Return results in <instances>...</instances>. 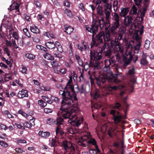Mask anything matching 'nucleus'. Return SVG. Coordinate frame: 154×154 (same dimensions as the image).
Segmentation results:
<instances>
[{
  "instance_id": "nucleus-16",
  "label": "nucleus",
  "mask_w": 154,
  "mask_h": 154,
  "mask_svg": "<svg viewBox=\"0 0 154 154\" xmlns=\"http://www.w3.org/2000/svg\"><path fill=\"white\" fill-rule=\"evenodd\" d=\"M73 88V91H70L69 90L70 92H72L73 93V94L75 96V97H72L73 99L72 100L74 99L75 100H77V98L76 97V94L78 93L79 92H80V89L79 88V86L78 85H74V86H72Z\"/></svg>"
},
{
  "instance_id": "nucleus-22",
  "label": "nucleus",
  "mask_w": 154,
  "mask_h": 154,
  "mask_svg": "<svg viewBox=\"0 0 154 154\" xmlns=\"http://www.w3.org/2000/svg\"><path fill=\"white\" fill-rule=\"evenodd\" d=\"M105 56L107 58H110L112 54V51L110 48H107L104 51Z\"/></svg>"
},
{
  "instance_id": "nucleus-13",
  "label": "nucleus",
  "mask_w": 154,
  "mask_h": 154,
  "mask_svg": "<svg viewBox=\"0 0 154 154\" xmlns=\"http://www.w3.org/2000/svg\"><path fill=\"white\" fill-rule=\"evenodd\" d=\"M140 10L134 5H133L131 8L129 12V15L133 18H136L139 15Z\"/></svg>"
},
{
  "instance_id": "nucleus-10",
  "label": "nucleus",
  "mask_w": 154,
  "mask_h": 154,
  "mask_svg": "<svg viewBox=\"0 0 154 154\" xmlns=\"http://www.w3.org/2000/svg\"><path fill=\"white\" fill-rule=\"evenodd\" d=\"M63 119L61 117H59V118H57V120L51 118H49L47 120V124L51 125L54 124L61 125L63 124Z\"/></svg>"
},
{
  "instance_id": "nucleus-56",
  "label": "nucleus",
  "mask_w": 154,
  "mask_h": 154,
  "mask_svg": "<svg viewBox=\"0 0 154 154\" xmlns=\"http://www.w3.org/2000/svg\"><path fill=\"white\" fill-rule=\"evenodd\" d=\"M51 145L53 146L54 147L57 145V142L56 140L54 139H52L51 141L50 142Z\"/></svg>"
},
{
  "instance_id": "nucleus-63",
  "label": "nucleus",
  "mask_w": 154,
  "mask_h": 154,
  "mask_svg": "<svg viewBox=\"0 0 154 154\" xmlns=\"http://www.w3.org/2000/svg\"><path fill=\"white\" fill-rule=\"evenodd\" d=\"M16 152L18 153H22L24 152L25 151L20 148H17L15 149Z\"/></svg>"
},
{
  "instance_id": "nucleus-12",
  "label": "nucleus",
  "mask_w": 154,
  "mask_h": 154,
  "mask_svg": "<svg viewBox=\"0 0 154 154\" xmlns=\"http://www.w3.org/2000/svg\"><path fill=\"white\" fill-rule=\"evenodd\" d=\"M110 113L113 115V119L116 124H118L120 122L122 118L121 115H119V113L118 111L117 112V114L118 115H116V111L115 110L112 109L110 111Z\"/></svg>"
},
{
  "instance_id": "nucleus-34",
  "label": "nucleus",
  "mask_w": 154,
  "mask_h": 154,
  "mask_svg": "<svg viewBox=\"0 0 154 154\" xmlns=\"http://www.w3.org/2000/svg\"><path fill=\"white\" fill-rule=\"evenodd\" d=\"M103 11L106 16L105 18H110V13L111 12V9L104 10Z\"/></svg>"
},
{
  "instance_id": "nucleus-51",
  "label": "nucleus",
  "mask_w": 154,
  "mask_h": 154,
  "mask_svg": "<svg viewBox=\"0 0 154 154\" xmlns=\"http://www.w3.org/2000/svg\"><path fill=\"white\" fill-rule=\"evenodd\" d=\"M140 63L143 65H146L147 64L148 62L146 59L145 57H143L140 60Z\"/></svg>"
},
{
  "instance_id": "nucleus-64",
  "label": "nucleus",
  "mask_w": 154,
  "mask_h": 154,
  "mask_svg": "<svg viewBox=\"0 0 154 154\" xmlns=\"http://www.w3.org/2000/svg\"><path fill=\"white\" fill-rule=\"evenodd\" d=\"M0 144L1 146L5 147H7L8 146V144L4 141H0Z\"/></svg>"
},
{
  "instance_id": "nucleus-21",
  "label": "nucleus",
  "mask_w": 154,
  "mask_h": 154,
  "mask_svg": "<svg viewBox=\"0 0 154 154\" xmlns=\"http://www.w3.org/2000/svg\"><path fill=\"white\" fill-rule=\"evenodd\" d=\"M101 19H98L97 20V24H98V26H99L101 30L104 29L105 21L103 18L101 17Z\"/></svg>"
},
{
  "instance_id": "nucleus-45",
  "label": "nucleus",
  "mask_w": 154,
  "mask_h": 154,
  "mask_svg": "<svg viewBox=\"0 0 154 154\" xmlns=\"http://www.w3.org/2000/svg\"><path fill=\"white\" fill-rule=\"evenodd\" d=\"M150 43V42L148 40H146L145 41L144 45V47L147 50L149 49Z\"/></svg>"
},
{
  "instance_id": "nucleus-9",
  "label": "nucleus",
  "mask_w": 154,
  "mask_h": 154,
  "mask_svg": "<svg viewBox=\"0 0 154 154\" xmlns=\"http://www.w3.org/2000/svg\"><path fill=\"white\" fill-rule=\"evenodd\" d=\"M133 18H134L131 16L128 15L126 17H124L123 22L124 25L126 27L130 26L131 27L132 26L134 25V28L136 29V30L133 33L134 34L136 32H137V31H138V32H139V31L138 30V28H136L134 26V23L133 22Z\"/></svg>"
},
{
  "instance_id": "nucleus-49",
  "label": "nucleus",
  "mask_w": 154,
  "mask_h": 154,
  "mask_svg": "<svg viewBox=\"0 0 154 154\" xmlns=\"http://www.w3.org/2000/svg\"><path fill=\"white\" fill-rule=\"evenodd\" d=\"M23 32L24 34L28 38H30V35L29 33V32L28 29L26 28L24 29H23Z\"/></svg>"
},
{
  "instance_id": "nucleus-5",
  "label": "nucleus",
  "mask_w": 154,
  "mask_h": 154,
  "mask_svg": "<svg viewBox=\"0 0 154 154\" xmlns=\"http://www.w3.org/2000/svg\"><path fill=\"white\" fill-rule=\"evenodd\" d=\"M145 14V11H142L139 16V15L134 20V26L136 28H138L139 33L141 35L143 32L144 26L142 24L143 18Z\"/></svg>"
},
{
  "instance_id": "nucleus-26",
  "label": "nucleus",
  "mask_w": 154,
  "mask_h": 154,
  "mask_svg": "<svg viewBox=\"0 0 154 154\" xmlns=\"http://www.w3.org/2000/svg\"><path fill=\"white\" fill-rule=\"evenodd\" d=\"M75 57L79 65L80 66H83V61L79 55L78 54H76Z\"/></svg>"
},
{
  "instance_id": "nucleus-44",
  "label": "nucleus",
  "mask_w": 154,
  "mask_h": 154,
  "mask_svg": "<svg viewBox=\"0 0 154 154\" xmlns=\"http://www.w3.org/2000/svg\"><path fill=\"white\" fill-rule=\"evenodd\" d=\"M118 2L117 0H115L113 2V8L114 11L115 12L118 9Z\"/></svg>"
},
{
  "instance_id": "nucleus-19",
  "label": "nucleus",
  "mask_w": 154,
  "mask_h": 154,
  "mask_svg": "<svg viewBox=\"0 0 154 154\" xmlns=\"http://www.w3.org/2000/svg\"><path fill=\"white\" fill-rule=\"evenodd\" d=\"M132 56L131 55L127 56L126 57L124 58L123 61L124 62V66L125 67L129 64L130 61L132 60Z\"/></svg>"
},
{
  "instance_id": "nucleus-6",
  "label": "nucleus",
  "mask_w": 154,
  "mask_h": 154,
  "mask_svg": "<svg viewBox=\"0 0 154 154\" xmlns=\"http://www.w3.org/2000/svg\"><path fill=\"white\" fill-rule=\"evenodd\" d=\"M136 32L133 34L132 37L133 39L135 40L137 43L134 47V49L132 51H133L134 54H141V51L140 50V48L141 45L142 39L141 37H140L138 35V31Z\"/></svg>"
},
{
  "instance_id": "nucleus-8",
  "label": "nucleus",
  "mask_w": 154,
  "mask_h": 154,
  "mask_svg": "<svg viewBox=\"0 0 154 154\" xmlns=\"http://www.w3.org/2000/svg\"><path fill=\"white\" fill-rule=\"evenodd\" d=\"M72 77L70 76L69 77V79L68 81V82L66 87L64 88V91H62L60 90L59 91V94L60 95H62V94L60 93V92L62 91L63 93V94H66V93H68L69 94V95L70 96L69 98H73L72 96L71 95L70 93V91H73V88L72 86L73 85L71 84V83L72 82Z\"/></svg>"
},
{
  "instance_id": "nucleus-7",
  "label": "nucleus",
  "mask_w": 154,
  "mask_h": 154,
  "mask_svg": "<svg viewBox=\"0 0 154 154\" xmlns=\"http://www.w3.org/2000/svg\"><path fill=\"white\" fill-rule=\"evenodd\" d=\"M85 27L86 30L93 33L92 35H95L98 31V24H97V20L96 19H93L91 27H89L88 25H85Z\"/></svg>"
},
{
  "instance_id": "nucleus-35",
  "label": "nucleus",
  "mask_w": 154,
  "mask_h": 154,
  "mask_svg": "<svg viewBox=\"0 0 154 154\" xmlns=\"http://www.w3.org/2000/svg\"><path fill=\"white\" fill-rule=\"evenodd\" d=\"M120 26L119 28V29H120L119 30V34L123 35L124 34H125L126 33V29L125 27H122L120 28Z\"/></svg>"
},
{
  "instance_id": "nucleus-55",
  "label": "nucleus",
  "mask_w": 154,
  "mask_h": 154,
  "mask_svg": "<svg viewBox=\"0 0 154 154\" xmlns=\"http://www.w3.org/2000/svg\"><path fill=\"white\" fill-rule=\"evenodd\" d=\"M121 107V104L120 103L118 102H116V103L114 104L112 106V107L113 108L117 109H119Z\"/></svg>"
},
{
  "instance_id": "nucleus-46",
  "label": "nucleus",
  "mask_w": 154,
  "mask_h": 154,
  "mask_svg": "<svg viewBox=\"0 0 154 154\" xmlns=\"http://www.w3.org/2000/svg\"><path fill=\"white\" fill-rule=\"evenodd\" d=\"M38 104L41 107H44L47 105L46 102H45L42 100H40L38 101Z\"/></svg>"
},
{
  "instance_id": "nucleus-61",
  "label": "nucleus",
  "mask_w": 154,
  "mask_h": 154,
  "mask_svg": "<svg viewBox=\"0 0 154 154\" xmlns=\"http://www.w3.org/2000/svg\"><path fill=\"white\" fill-rule=\"evenodd\" d=\"M18 113L19 114H21L25 118H27L28 116V115L25 112H23L21 110H20L18 111Z\"/></svg>"
},
{
  "instance_id": "nucleus-14",
  "label": "nucleus",
  "mask_w": 154,
  "mask_h": 154,
  "mask_svg": "<svg viewBox=\"0 0 154 154\" xmlns=\"http://www.w3.org/2000/svg\"><path fill=\"white\" fill-rule=\"evenodd\" d=\"M102 52L100 51L97 52V51H94L93 56L94 57V60H101L103 57L102 54Z\"/></svg>"
},
{
  "instance_id": "nucleus-43",
  "label": "nucleus",
  "mask_w": 154,
  "mask_h": 154,
  "mask_svg": "<svg viewBox=\"0 0 154 154\" xmlns=\"http://www.w3.org/2000/svg\"><path fill=\"white\" fill-rule=\"evenodd\" d=\"M34 2L36 8H40L42 6V3L41 1H34Z\"/></svg>"
},
{
  "instance_id": "nucleus-25",
  "label": "nucleus",
  "mask_w": 154,
  "mask_h": 154,
  "mask_svg": "<svg viewBox=\"0 0 154 154\" xmlns=\"http://www.w3.org/2000/svg\"><path fill=\"white\" fill-rule=\"evenodd\" d=\"M39 135L43 137H48L50 135V133L48 132H43V131H40L39 132Z\"/></svg>"
},
{
  "instance_id": "nucleus-24",
  "label": "nucleus",
  "mask_w": 154,
  "mask_h": 154,
  "mask_svg": "<svg viewBox=\"0 0 154 154\" xmlns=\"http://www.w3.org/2000/svg\"><path fill=\"white\" fill-rule=\"evenodd\" d=\"M64 27L65 28L64 31L67 34L70 35L73 32V29L71 26H67L66 25L64 26Z\"/></svg>"
},
{
  "instance_id": "nucleus-57",
  "label": "nucleus",
  "mask_w": 154,
  "mask_h": 154,
  "mask_svg": "<svg viewBox=\"0 0 154 154\" xmlns=\"http://www.w3.org/2000/svg\"><path fill=\"white\" fill-rule=\"evenodd\" d=\"M88 142L89 144H92L93 145H95L96 144V142L94 138L90 139L88 141Z\"/></svg>"
},
{
  "instance_id": "nucleus-17",
  "label": "nucleus",
  "mask_w": 154,
  "mask_h": 154,
  "mask_svg": "<svg viewBox=\"0 0 154 154\" xmlns=\"http://www.w3.org/2000/svg\"><path fill=\"white\" fill-rule=\"evenodd\" d=\"M18 97L20 98L28 97V91L26 90L22 89L17 94Z\"/></svg>"
},
{
  "instance_id": "nucleus-28",
  "label": "nucleus",
  "mask_w": 154,
  "mask_h": 154,
  "mask_svg": "<svg viewBox=\"0 0 154 154\" xmlns=\"http://www.w3.org/2000/svg\"><path fill=\"white\" fill-rule=\"evenodd\" d=\"M114 37L118 43L117 44H118L120 47H122V44L121 43L120 41H123V35L119 34L117 37H116V36Z\"/></svg>"
},
{
  "instance_id": "nucleus-41",
  "label": "nucleus",
  "mask_w": 154,
  "mask_h": 154,
  "mask_svg": "<svg viewBox=\"0 0 154 154\" xmlns=\"http://www.w3.org/2000/svg\"><path fill=\"white\" fill-rule=\"evenodd\" d=\"M25 57L29 60H33L35 56L34 55L31 53H27L26 54Z\"/></svg>"
},
{
  "instance_id": "nucleus-54",
  "label": "nucleus",
  "mask_w": 154,
  "mask_h": 154,
  "mask_svg": "<svg viewBox=\"0 0 154 154\" xmlns=\"http://www.w3.org/2000/svg\"><path fill=\"white\" fill-rule=\"evenodd\" d=\"M107 88L109 91H112L113 90H116L117 89V87L116 86H112L109 85L107 86Z\"/></svg>"
},
{
  "instance_id": "nucleus-58",
  "label": "nucleus",
  "mask_w": 154,
  "mask_h": 154,
  "mask_svg": "<svg viewBox=\"0 0 154 154\" xmlns=\"http://www.w3.org/2000/svg\"><path fill=\"white\" fill-rule=\"evenodd\" d=\"M129 74L131 75H134V68L133 67L131 69H129L128 71Z\"/></svg>"
},
{
  "instance_id": "nucleus-59",
  "label": "nucleus",
  "mask_w": 154,
  "mask_h": 154,
  "mask_svg": "<svg viewBox=\"0 0 154 154\" xmlns=\"http://www.w3.org/2000/svg\"><path fill=\"white\" fill-rule=\"evenodd\" d=\"M51 62L53 67H57L58 65V62L56 60Z\"/></svg>"
},
{
  "instance_id": "nucleus-40",
  "label": "nucleus",
  "mask_w": 154,
  "mask_h": 154,
  "mask_svg": "<svg viewBox=\"0 0 154 154\" xmlns=\"http://www.w3.org/2000/svg\"><path fill=\"white\" fill-rule=\"evenodd\" d=\"M104 63L105 64V67L106 68L109 67L112 63L110 60L109 59H105L104 60Z\"/></svg>"
},
{
  "instance_id": "nucleus-27",
  "label": "nucleus",
  "mask_w": 154,
  "mask_h": 154,
  "mask_svg": "<svg viewBox=\"0 0 154 154\" xmlns=\"http://www.w3.org/2000/svg\"><path fill=\"white\" fill-rule=\"evenodd\" d=\"M115 57L116 59V61L117 63V65H120L122 62L121 55L117 53L115 55Z\"/></svg>"
},
{
  "instance_id": "nucleus-36",
  "label": "nucleus",
  "mask_w": 154,
  "mask_h": 154,
  "mask_svg": "<svg viewBox=\"0 0 154 154\" xmlns=\"http://www.w3.org/2000/svg\"><path fill=\"white\" fill-rule=\"evenodd\" d=\"M73 63V62L71 59H69L68 62H65V65L67 67L71 68L72 66Z\"/></svg>"
},
{
  "instance_id": "nucleus-23",
  "label": "nucleus",
  "mask_w": 154,
  "mask_h": 154,
  "mask_svg": "<svg viewBox=\"0 0 154 154\" xmlns=\"http://www.w3.org/2000/svg\"><path fill=\"white\" fill-rule=\"evenodd\" d=\"M110 18H105L106 21L105 22L104 28L105 31L109 30V28L110 26L111 23L109 21Z\"/></svg>"
},
{
  "instance_id": "nucleus-20",
  "label": "nucleus",
  "mask_w": 154,
  "mask_h": 154,
  "mask_svg": "<svg viewBox=\"0 0 154 154\" xmlns=\"http://www.w3.org/2000/svg\"><path fill=\"white\" fill-rule=\"evenodd\" d=\"M129 11L128 8H122L121 9V11L120 14V15L122 17H125L128 14Z\"/></svg>"
},
{
  "instance_id": "nucleus-15",
  "label": "nucleus",
  "mask_w": 154,
  "mask_h": 154,
  "mask_svg": "<svg viewBox=\"0 0 154 154\" xmlns=\"http://www.w3.org/2000/svg\"><path fill=\"white\" fill-rule=\"evenodd\" d=\"M96 61H93V62L90 61V66L94 68L93 69L95 71L100 68V63Z\"/></svg>"
},
{
  "instance_id": "nucleus-11",
  "label": "nucleus",
  "mask_w": 154,
  "mask_h": 154,
  "mask_svg": "<svg viewBox=\"0 0 154 154\" xmlns=\"http://www.w3.org/2000/svg\"><path fill=\"white\" fill-rule=\"evenodd\" d=\"M61 147H62L64 150L66 151L69 149L71 150H75L74 147L73 146L72 143L69 141L63 140L62 141L61 143Z\"/></svg>"
},
{
  "instance_id": "nucleus-42",
  "label": "nucleus",
  "mask_w": 154,
  "mask_h": 154,
  "mask_svg": "<svg viewBox=\"0 0 154 154\" xmlns=\"http://www.w3.org/2000/svg\"><path fill=\"white\" fill-rule=\"evenodd\" d=\"M107 42H105L103 46L101 48L100 51L103 52V51H104L105 50H106V48H109V45Z\"/></svg>"
},
{
  "instance_id": "nucleus-30",
  "label": "nucleus",
  "mask_w": 154,
  "mask_h": 154,
  "mask_svg": "<svg viewBox=\"0 0 154 154\" xmlns=\"http://www.w3.org/2000/svg\"><path fill=\"white\" fill-rule=\"evenodd\" d=\"M46 46L48 48L52 49L55 47L54 44V42H47L46 43Z\"/></svg>"
},
{
  "instance_id": "nucleus-1",
  "label": "nucleus",
  "mask_w": 154,
  "mask_h": 154,
  "mask_svg": "<svg viewBox=\"0 0 154 154\" xmlns=\"http://www.w3.org/2000/svg\"><path fill=\"white\" fill-rule=\"evenodd\" d=\"M63 100L61 103V107L57 113V115L62 116L65 119H69L68 122L72 125L74 126H78L80 125L82 121L77 119L75 115L72 114L78 109V105L73 100L72 98H69V94L66 93V94L62 93Z\"/></svg>"
},
{
  "instance_id": "nucleus-31",
  "label": "nucleus",
  "mask_w": 154,
  "mask_h": 154,
  "mask_svg": "<svg viewBox=\"0 0 154 154\" xmlns=\"http://www.w3.org/2000/svg\"><path fill=\"white\" fill-rule=\"evenodd\" d=\"M59 125H57L56 128V133L57 135H60L61 136L63 135L64 134V132L59 127Z\"/></svg>"
},
{
  "instance_id": "nucleus-47",
  "label": "nucleus",
  "mask_w": 154,
  "mask_h": 154,
  "mask_svg": "<svg viewBox=\"0 0 154 154\" xmlns=\"http://www.w3.org/2000/svg\"><path fill=\"white\" fill-rule=\"evenodd\" d=\"M115 56H113L109 58V59L110 60V61H111L112 64L114 65L118 66V65H117V63L116 60H115Z\"/></svg>"
},
{
  "instance_id": "nucleus-37",
  "label": "nucleus",
  "mask_w": 154,
  "mask_h": 154,
  "mask_svg": "<svg viewBox=\"0 0 154 154\" xmlns=\"http://www.w3.org/2000/svg\"><path fill=\"white\" fill-rule=\"evenodd\" d=\"M83 66H81V67H83L84 68L85 70L86 71H87L88 69V68L90 67V63H89L87 61L84 64H83Z\"/></svg>"
},
{
  "instance_id": "nucleus-60",
  "label": "nucleus",
  "mask_w": 154,
  "mask_h": 154,
  "mask_svg": "<svg viewBox=\"0 0 154 154\" xmlns=\"http://www.w3.org/2000/svg\"><path fill=\"white\" fill-rule=\"evenodd\" d=\"M24 126L27 128H31V125L28 122H25L23 123Z\"/></svg>"
},
{
  "instance_id": "nucleus-32",
  "label": "nucleus",
  "mask_w": 154,
  "mask_h": 154,
  "mask_svg": "<svg viewBox=\"0 0 154 154\" xmlns=\"http://www.w3.org/2000/svg\"><path fill=\"white\" fill-rule=\"evenodd\" d=\"M96 11L98 14L100 16H103V14L102 7L100 5H98L96 8Z\"/></svg>"
},
{
  "instance_id": "nucleus-29",
  "label": "nucleus",
  "mask_w": 154,
  "mask_h": 154,
  "mask_svg": "<svg viewBox=\"0 0 154 154\" xmlns=\"http://www.w3.org/2000/svg\"><path fill=\"white\" fill-rule=\"evenodd\" d=\"M30 30L33 33L37 34L39 32V30L37 28V26L35 25H32L30 27Z\"/></svg>"
},
{
  "instance_id": "nucleus-50",
  "label": "nucleus",
  "mask_w": 154,
  "mask_h": 154,
  "mask_svg": "<svg viewBox=\"0 0 154 154\" xmlns=\"http://www.w3.org/2000/svg\"><path fill=\"white\" fill-rule=\"evenodd\" d=\"M120 142L121 144V148L122 149V151L121 152V154H124V152H125L124 149V148L125 147V146L124 145V142L123 141H122L121 140H120ZM114 154H116L114 153Z\"/></svg>"
},
{
  "instance_id": "nucleus-39",
  "label": "nucleus",
  "mask_w": 154,
  "mask_h": 154,
  "mask_svg": "<svg viewBox=\"0 0 154 154\" xmlns=\"http://www.w3.org/2000/svg\"><path fill=\"white\" fill-rule=\"evenodd\" d=\"M19 5L18 3H16V5H15V8H12L11 7L12 6V5H11L10 6V8H8V9H10L11 10H13L14 9H15L17 11L19 12Z\"/></svg>"
},
{
  "instance_id": "nucleus-3",
  "label": "nucleus",
  "mask_w": 154,
  "mask_h": 154,
  "mask_svg": "<svg viewBox=\"0 0 154 154\" xmlns=\"http://www.w3.org/2000/svg\"><path fill=\"white\" fill-rule=\"evenodd\" d=\"M122 69L120 67L117 66H116L115 69V74L112 73L111 76L106 78L104 75H101L99 77H96V80L97 81V83L98 85L100 86L101 83L104 84L106 81H108L109 82H114L115 83L119 82L120 81L117 79V76L119 73H122L120 71Z\"/></svg>"
},
{
  "instance_id": "nucleus-18",
  "label": "nucleus",
  "mask_w": 154,
  "mask_h": 154,
  "mask_svg": "<svg viewBox=\"0 0 154 154\" xmlns=\"http://www.w3.org/2000/svg\"><path fill=\"white\" fill-rule=\"evenodd\" d=\"M134 41L132 40L128 42L126 45L127 48L129 52H131L133 50L134 45Z\"/></svg>"
},
{
  "instance_id": "nucleus-33",
  "label": "nucleus",
  "mask_w": 154,
  "mask_h": 154,
  "mask_svg": "<svg viewBox=\"0 0 154 154\" xmlns=\"http://www.w3.org/2000/svg\"><path fill=\"white\" fill-rule=\"evenodd\" d=\"M44 57L46 59L51 60H53L54 59V57L51 56L48 53H45V54L44 55Z\"/></svg>"
},
{
  "instance_id": "nucleus-4",
  "label": "nucleus",
  "mask_w": 154,
  "mask_h": 154,
  "mask_svg": "<svg viewBox=\"0 0 154 154\" xmlns=\"http://www.w3.org/2000/svg\"><path fill=\"white\" fill-rule=\"evenodd\" d=\"M112 29V25L111 24V26L109 28V30L107 31H104L102 30L100 31L98 34L94 35L92 36V40L91 42V48L94 46L97 47L100 44L103 43V42H106L105 40L106 35L108 32H110L111 29Z\"/></svg>"
},
{
  "instance_id": "nucleus-48",
  "label": "nucleus",
  "mask_w": 154,
  "mask_h": 154,
  "mask_svg": "<svg viewBox=\"0 0 154 154\" xmlns=\"http://www.w3.org/2000/svg\"><path fill=\"white\" fill-rule=\"evenodd\" d=\"M64 12L69 17H72V12L69 10L66 9L65 10Z\"/></svg>"
},
{
  "instance_id": "nucleus-2",
  "label": "nucleus",
  "mask_w": 154,
  "mask_h": 154,
  "mask_svg": "<svg viewBox=\"0 0 154 154\" xmlns=\"http://www.w3.org/2000/svg\"><path fill=\"white\" fill-rule=\"evenodd\" d=\"M112 16V29H111L110 32H107L106 35L105 40L106 42H110V45L112 48H116L117 51L122 53L123 49L122 47L119 45L115 39L114 38L117 36V32L116 30L117 29H119L120 26L119 22V17L117 13L115 12Z\"/></svg>"
},
{
  "instance_id": "nucleus-53",
  "label": "nucleus",
  "mask_w": 154,
  "mask_h": 154,
  "mask_svg": "<svg viewBox=\"0 0 154 154\" xmlns=\"http://www.w3.org/2000/svg\"><path fill=\"white\" fill-rule=\"evenodd\" d=\"M51 99L52 101L56 103H58L60 101V99L59 98L54 96H51Z\"/></svg>"
},
{
  "instance_id": "nucleus-38",
  "label": "nucleus",
  "mask_w": 154,
  "mask_h": 154,
  "mask_svg": "<svg viewBox=\"0 0 154 154\" xmlns=\"http://www.w3.org/2000/svg\"><path fill=\"white\" fill-rule=\"evenodd\" d=\"M90 133H87L86 134L84 135L81 137L82 140L83 141H86V140L89 138L91 136Z\"/></svg>"
},
{
  "instance_id": "nucleus-62",
  "label": "nucleus",
  "mask_w": 154,
  "mask_h": 154,
  "mask_svg": "<svg viewBox=\"0 0 154 154\" xmlns=\"http://www.w3.org/2000/svg\"><path fill=\"white\" fill-rule=\"evenodd\" d=\"M44 111V112L47 114L51 113L52 112V109L49 108H45Z\"/></svg>"
},
{
  "instance_id": "nucleus-52",
  "label": "nucleus",
  "mask_w": 154,
  "mask_h": 154,
  "mask_svg": "<svg viewBox=\"0 0 154 154\" xmlns=\"http://www.w3.org/2000/svg\"><path fill=\"white\" fill-rule=\"evenodd\" d=\"M112 9V5L109 3L106 4L104 5V10H109Z\"/></svg>"
}]
</instances>
